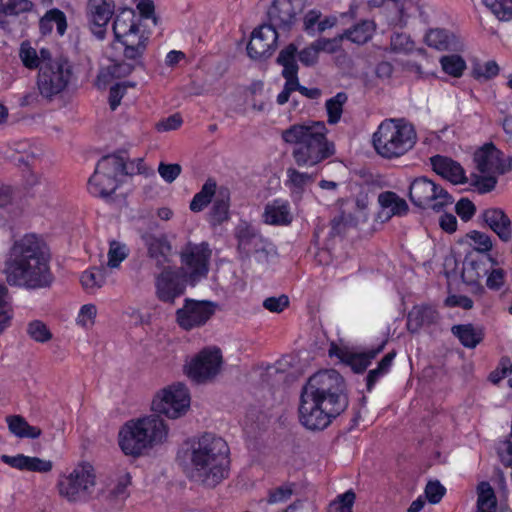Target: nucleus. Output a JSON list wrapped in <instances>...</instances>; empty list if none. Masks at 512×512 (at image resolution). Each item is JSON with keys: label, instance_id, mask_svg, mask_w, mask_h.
Here are the masks:
<instances>
[{"label": "nucleus", "instance_id": "f257e3e1", "mask_svg": "<svg viewBox=\"0 0 512 512\" xmlns=\"http://www.w3.org/2000/svg\"><path fill=\"white\" fill-rule=\"evenodd\" d=\"M347 406L343 377L336 370L320 371L302 389L299 419L307 429L321 430Z\"/></svg>", "mask_w": 512, "mask_h": 512}, {"label": "nucleus", "instance_id": "f03ea898", "mask_svg": "<svg viewBox=\"0 0 512 512\" xmlns=\"http://www.w3.org/2000/svg\"><path fill=\"white\" fill-rule=\"evenodd\" d=\"M49 261L43 241L27 234L16 240L8 252L4 265L6 282L27 290L49 288L54 282Z\"/></svg>", "mask_w": 512, "mask_h": 512}, {"label": "nucleus", "instance_id": "7ed1b4c3", "mask_svg": "<svg viewBox=\"0 0 512 512\" xmlns=\"http://www.w3.org/2000/svg\"><path fill=\"white\" fill-rule=\"evenodd\" d=\"M229 448L213 434H204L193 440L188 450L192 477L208 487H214L228 476Z\"/></svg>", "mask_w": 512, "mask_h": 512}, {"label": "nucleus", "instance_id": "20e7f679", "mask_svg": "<svg viewBox=\"0 0 512 512\" xmlns=\"http://www.w3.org/2000/svg\"><path fill=\"white\" fill-rule=\"evenodd\" d=\"M327 128L323 122L294 124L282 131L285 143L295 145L292 152L298 166L314 167L335 153V146L326 137Z\"/></svg>", "mask_w": 512, "mask_h": 512}, {"label": "nucleus", "instance_id": "39448f33", "mask_svg": "<svg viewBox=\"0 0 512 512\" xmlns=\"http://www.w3.org/2000/svg\"><path fill=\"white\" fill-rule=\"evenodd\" d=\"M167 426L158 415L128 421L119 432V445L126 455L139 456L154 444L162 443Z\"/></svg>", "mask_w": 512, "mask_h": 512}, {"label": "nucleus", "instance_id": "423d86ee", "mask_svg": "<svg viewBox=\"0 0 512 512\" xmlns=\"http://www.w3.org/2000/svg\"><path fill=\"white\" fill-rule=\"evenodd\" d=\"M416 140L413 125L404 119H386L373 134L376 152L387 159L404 155L414 147Z\"/></svg>", "mask_w": 512, "mask_h": 512}, {"label": "nucleus", "instance_id": "0eeeda50", "mask_svg": "<svg viewBox=\"0 0 512 512\" xmlns=\"http://www.w3.org/2000/svg\"><path fill=\"white\" fill-rule=\"evenodd\" d=\"M72 74V64L64 56H57L54 61L45 63L37 74L39 94L48 101L54 100L68 88Z\"/></svg>", "mask_w": 512, "mask_h": 512}, {"label": "nucleus", "instance_id": "6e6552de", "mask_svg": "<svg viewBox=\"0 0 512 512\" xmlns=\"http://www.w3.org/2000/svg\"><path fill=\"white\" fill-rule=\"evenodd\" d=\"M96 484L94 469L90 464L77 466L71 473L60 478L59 493L70 502L85 501Z\"/></svg>", "mask_w": 512, "mask_h": 512}, {"label": "nucleus", "instance_id": "1a4fd4ad", "mask_svg": "<svg viewBox=\"0 0 512 512\" xmlns=\"http://www.w3.org/2000/svg\"><path fill=\"white\" fill-rule=\"evenodd\" d=\"M411 202L423 209L441 211L453 203L452 196L441 186L427 177H419L412 181L409 187Z\"/></svg>", "mask_w": 512, "mask_h": 512}, {"label": "nucleus", "instance_id": "9d476101", "mask_svg": "<svg viewBox=\"0 0 512 512\" xmlns=\"http://www.w3.org/2000/svg\"><path fill=\"white\" fill-rule=\"evenodd\" d=\"M212 251L207 242H188L180 251L182 271L191 285L206 278Z\"/></svg>", "mask_w": 512, "mask_h": 512}, {"label": "nucleus", "instance_id": "9b49d317", "mask_svg": "<svg viewBox=\"0 0 512 512\" xmlns=\"http://www.w3.org/2000/svg\"><path fill=\"white\" fill-rule=\"evenodd\" d=\"M151 407L155 413L171 419L183 416L190 407L187 387L182 383H176L162 389L154 396Z\"/></svg>", "mask_w": 512, "mask_h": 512}, {"label": "nucleus", "instance_id": "f8f14e48", "mask_svg": "<svg viewBox=\"0 0 512 512\" xmlns=\"http://www.w3.org/2000/svg\"><path fill=\"white\" fill-rule=\"evenodd\" d=\"M217 304L207 300L186 298L176 311L177 324L186 331L204 326L215 314Z\"/></svg>", "mask_w": 512, "mask_h": 512}, {"label": "nucleus", "instance_id": "ddd939ff", "mask_svg": "<svg viewBox=\"0 0 512 512\" xmlns=\"http://www.w3.org/2000/svg\"><path fill=\"white\" fill-rule=\"evenodd\" d=\"M237 249L242 257L255 256L257 261H266L270 243L249 223L240 222L234 231Z\"/></svg>", "mask_w": 512, "mask_h": 512}, {"label": "nucleus", "instance_id": "4468645a", "mask_svg": "<svg viewBox=\"0 0 512 512\" xmlns=\"http://www.w3.org/2000/svg\"><path fill=\"white\" fill-rule=\"evenodd\" d=\"M221 351L218 348L202 350L187 366V375L197 383L213 379L220 371Z\"/></svg>", "mask_w": 512, "mask_h": 512}, {"label": "nucleus", "instance_id": "2eb2a0df", "mask_svg": "<svg viewBox=\"0 0 512 512\" xmlns=\"http://www.w3.org/2000/svg\"><path fill=\"white\" fill-rule=\"evenodd\" d=\"M186 282L189 281L184 274L181 275L178 270L171 267H164L155 279L157 298L162 302L173 303L184 293Z\"/></svg>", "mask_w": 512, "mask_h": 512}, {"label": "nucleus", "instance_id": "dca6fc26", "mask_svg": "<svg viewBox=\"0 0 512 512\" xmlns=\"http://www.w3.org/2000/svg\"><path fill=\"white\" fill-rule=\"evenodd\" d=\"M303 9L302 0H274L268 9V23L275 29L289 30Z\"/></svg>", "mask_w": 512, "mask_h": 512}, {"label": "nucleus", "instance_id": "f3484780", "mask_svg": "<svg viewBox=\"0 0 512 512\" xmlns=\"http://www.w3.org/2000/svg\"><path fill=\"white\" fill-rule=\"evenodd\" d=\"M278 33L267 24L261 25L252 32L247 45V53L252 59L269 57L276 46Z\"/></svg>", "mask_w": 512, "mask_h": 512}, {"label": "nucleus", "instance_id": "a211bd4d", "mask_svg": "<svg viewBox=\"0 0 512 512\" xmlns=\"http://www.w3.org/2000/svg\"><path fill=\"white\" fill-rule=\"evenodd\" d=\"M113 0H89L87 13L92 33L103 39L106 34V26L114 13Z\"/></svg>", "mask_w": 512, "mask_h": 512}, {"label": "nucleus", "instance_id": "6ab92c4d", "mask_svg": "<svg viewBox=\"0 0 512 512\" xmlns=\"http://www.w3.org/2000/svg\"><path fill=\"white\" fill-rule=\"evenodd\" d=\"M296 53L297 47L294 44H289L280 51L277 57V62L283 66L282 76L286 80L284 89L291 93L293 91H299L301 87L297 77L298 65L295 59Z\"/></svg>", "mask_w": 512, "mask_h": 512}, {"label": "nucleus", "instance_id": "aec40b11", "mask_svg": "<svg viewBox=\"0 0 512 512\" xmlns=\"http://www.w3.org/2000/svg\"><path fill=\"white\" fill-rule=\"evenodd\" d=\"M143 239L148 250V256L155 261L159 268L164 269L165 265L170 263L172 257V246L167 237L148 234Z\"/></svg>", "mask_w": 512, "mask_h": 512}, {"label": "nucleus", "instance_id": "412c9836", "mask_svg": "<svg viewBox=\"0 0 512 512\" xmlns=\"http://www.w3.org/2000/svg\"><path fill=\"white\" fill-rule=\"evenodd\" d=\"M138 19L132 9L124 8L115 17L113 33L117 41L140 36Z\"/></svg>", "mask_w": 512, "mask_h": 512}, {"label": "nucleus", "instance_id": "4be33fe9", "mask_svg": "<svg viewBox=\"0 0 512 512\" xmlns=\"http://www.w3.org/2000/svg\"><path fill=\"white\" fill-rule=\"evenodd\" d=\"M500 151L493 145L486 146L475 154V162L479 172L482 174H503L512 168L511 162L505 168L500 162Z\"/></svg>", "mask_w": 512, "mask_h": 512}, {"label": "nucleus", "instance_id": "5701e85b", "mask_svg": "<svg viewBox=\"0 0 512 512\" xmlns=\"http://www.w3.org/2000/svg\"><path fill=\"white\" fill-rule=\"evenodd\" d=\"M430 160L433 170L451 183L463 184L467 182L464 169L458 162L441 155L433 156Z\"/></svg>", "mask_w": 512, "mask_h": 512}, {"label": "nucleus", "instance_id": "b1692460", "mask_svg": "<svg viewBox=\"0 0 512 512\" xmlns=\"http://www.w3.org/2000/svg\"><path fill=\"white\" fill-rule=\"evenodd\" d=\"M438 320L439 314L433 306L417 305L408 313L407 329L411 333H417L423 326L435 324Z\"/></svg>", "mask_w": 512, "mask_h": 512}, {"label": "nucleus", "instance_id": "393cba45", "mask_svg": "<svg viewBox=\"0 0 512 512\" xmlns=\"http://www.w3.org/2000/svg\"><path fill=\"white\" fill-rule=\"evenodd\" d=\"M263 219L266 224L287 226L293 221L290 204L287 200L275 199L264 209Z\"/></svg>", "mask_w": 512, "mask_h": 512}, {"label": "nucleus", "instance_id": "a878e982", "mask_svg": "<svg viewBox=\"0 0 512 512\" xmlns=\"http://www.w3.org/2000/svg\"><path fill=\"white\" fill-rule=\"evenodd\" d=\"M1 461L19 470L46 473L52 469L51 461L26 456L24 454H18L16 456L2 455Z\"/></svg>", "mask_w": 512, "mask_h": 512}, {"label": "nucleus", "instance_id": "bb28decb", "mask_svg": "<svg viewBox=\"0 0 512 512\" xmlns=\"http://www.w3.org/2000/svg\"><path fill=\"white\" fill-rule=\"evenodd\" d=\"M34 5L30 0H0V28L9 29L8 16L29 12Z\"/></svg>", "mask_w": 512, "mask_h": 512}, {"label": "nucleus", "instance_id": "cd10ccee", "mask_svg": "<svg viewBox=\"0 0 512 512\" xmlns=\"http://www.w3.org/2000/svg\"><path fill=\"white\" fill-rule=\"evenodd\" d=\"M375 24L370 20H363L351 28L345 30L340 35V39H347L355 44L363 45L367 43L375 32Z\"/></svg>", "mask_w": 512, "mask_h": 512}, {"label": "nucleus", "instance_id": "c85d7f7f", "mask_svg": "<svg viewBox=\"0 0 512 512\" xmlns=\"http://www.w3.org/2000/svg\"><path fill=\"white\" fill-rule=\"evenodd\" d=\"M116 188V179L108 175H104L100 171H95L88 181V189L94 196H110Z\"/></svg>", "mask_w": 512, "mask_h": 512}, {"label": "nucleus", "instance_id": "c756f323", "mask_svg": "<svg viewBox=\"0 0 512 512\" xmlns=\"http://www.w3.org/2000/svg\"><path fill=\"white\" fill-rule=\"evenodd\" d=\"M378 202L383 210H388L386 212V219H389L393 215H405L408 211L407 202L391 191L380 193L378 196Z\"/></svg>", "mask_w": 512, "mask_h": 512}, {"label": "nucleus", "instance_id": "7c9ffc66", "mask_svg": "<svg viewBox=\"0 0 512 512\" xmlns=\"http://www.w3.org/2000/svg\"><path fill=\"white\" fill-rule=\"evenodd\" d=\"M452 333L467 348H475L483 339L482 329L472 324L455 325L452 327Z\"/></svg>", "mask_w": 512, "mask_h": 512}, {"label": "nucleus", "instance_id": "2f4dec72", "mask_svg": "<svg viewBox=\"0 0 512 512\" xmlns=\"http://www.w3.org/2000/svg\"><path fill=\"white\" fill-rule=\"evenodd\" d=\"M56 25L59 35H64L67 29L65 14L59 9H51L40 19L39 27L42 34H48L52 31L53 25Z\"/></svg>", "mask_w": 512, "mask_h": 512}, {"label": "nucleus", "instance_id": "473e14b6", "mask_svg": "<svg viewBox=\"0 0 512 512\" xmlns=\"http://www.w3.org/2000/svg\"><path fill=\"white\" fill-rule=\"evenodd\" d=\"M229 217V193L227 189H220L215 197L211 212L210 222L218 225Z\"/></svg>", "mask_w": 512, "mask_h": 512}, {"label": "nucleus", "instance_id": "72a5a7b5", "mask_svg": "<svg viewBox=\"0 0 512 512\" xmlns=\"http://www.w3.org/2000/svg\"><path fill=\"white\" fill-rule=\"evenodd\" d=\"M116 179L118 174L124 175V156L120 154L107 155L98 162L96 170Z\"/></svg>", "mask_w": 512, "mask_h": 512}, {"label": "nucleus", "instance_id": "f704fd0d", "mask_svg": "<svg viewBox=\"0 0 512 512\" xmlns=\"http://www.w3.org/2000/svg\"><path fill=\"white\" fill-rule=\"evenodd\" d=\"M80 281L86 292L95 293L105 284V270L98 267L86 270L82 273Z\"/></svg>", "mask_w": 512, "mask_h": 512}, {"label": "nucleus", "instance_id": "c9c22d12", "mask_svg": "<svg viewBox=\"0 0 512 512\" xmlns=\"http://www.w3.org/2000/svg\"><path fill=\"white\" fill-rule=\"evenodd\" d=\"M216 182L212 179H208L201 190L195 194L191 203L190 209L193 212L202 211L212 200V197L216 194Z\"/></svg>", "mask_w": 512, "mask_h": 512}, {"label": "nucleus", "instance_id": "e433bc0d", "mask_svg": "<svg viewBox=\"0 0 512 512\" xmlns=\"http://www.w3.org/2000/svg\"><path fill=\"white\" fill-rule=\"evenodd\" d=\"M329 44L330 40L328 39L321 38L316 40L299 52L298 57L300 62L305 66L315 65L318 61L319 52L326 50Z\"/></svg>", "mask_w": 512, "mask_h": 512}, {"label": "nucleus", "instance_id": "4c0bfd02", "mask_svg": "<svg viewBox=\"0 0 512 512\" xmlns=\"http://www.w3.org/2000/svg\"><path fill=\"white\" fill-rule=\"evenodd\" d=\"M385 341L378 345L377 348L371 349L364 353L359 354H351L348 358V363L351 365L352 369L357 372H363L371 363V360L374 359L385 346Z\"/></svg>", "mask_w": 512, "mask_h": 512}, {"label": "nucleus", "instance_id": "58836bf2", "mask_svg": "<svg viewBox=\"0 0 512 512\" xmlns=\"http://www.w3.org/2000/svg\"><path fill=\"white\" fill-rule=\"evenodd\" d=\"M478 499L477 510L495 511L496 496L493 488L488 482H481L477 487Z\"/></svg>", "mask_w": 512, "mask_h": 512}, {"label": "nucleus", "instance_id": "ea45409f", "mask_svg": "<svg viewBox=\"0 0 512 512\" xmlns=\"http://www.w3.org/2000/svg\"><path fill=\"white\" fill-rule=\"evenodd\" d=\"M124 48V56L129 60H136L140 58L147 46V37L143 35L136 38H127L119 41Z\"/></svg>", "mask_w": 512, "mask_h": 512}, {"label": "nucleus", "instance_id": "a19ab883", "mask_svg": "<svg viewBox=\"0 0 512 512\" xmlns=\"http://www.w3.org/2000/svg\"><path fill=\"white\" fill-rule=\"evenodd\" d=\"M348 96L344 92H339L326 101V111L328 115V123L336 124L339 122L343 113V106L347 102Z\"/></svg>", "mask_w": 512, "mask_h": 512}, {"label": "nucleus", "instance_id": "79ce46f5", "mask_svg": "<svg viewBox=\"0 0 512 512\" xmlns=\"http://www.w3.org/2000/svg\"><path fill=\"white\" fill-rule=\"evenodd\" d=\"M384 3L388 9L395 11V16L392 18L395 24L405 25L407 23V18L411 14L409 10L412 2L410 0H384Z\"/></svg>", "mask_w": 512, "mask_h": 512}, {"label": "nucleus", "instance_id": "37998d69", "mask_svg": "<svg viewBox=\"0 0 512 512\" xmlns=\"http://www.w3.org/2000/svg\"><path fill=\"white\" fill-rule=\"evenodd\" d=\"M485 6L502 21L512 18V0H483Z\"/></svg>", "mask_w": 512, "mask_h": 512}, {"label": "nucleus", "instance_id": "c03bdc74", "mask_svg": "<svg viewBox=\"0 0 512 512\" xmlns=\"http://www.w3.org/2000/svg\"><path fill=\"white\" fill-rule=\"evenodd\" d=\"M12 318V308L8 295V288L0 283V333L8 327Z\"/></svg>", "mask_w": 512, "mask_h": 512}, {"label": "nucleus", "instance_id": "a18cd8bd", "mask_svg": "<svg viewBox=\"0 0 512 512\" xmlns=\"http://www.w3.org/2000/svg\"><path fill=\"white\" fill-rule=\"evenodd\" d=\"M440 63L444 72L453 77H460L466 68L465 61L459 55L443 56Z\"/></svg>", "mask_w": 512, "mask_h": 512}, {"label": "nucleus", "instance_id": "49530a36", "mask_svg": "<svg viewBox=\"0 0 512 512\" xmlns=\"http://www.w3.org/2000/svg\"><path fill=\"white\" fill-rule=\"evenodd\" d=\"M26 331L31 339L39 343H46L52 339L51 331L40 320H33L28 323Z\"/></svg>", "mask_w": 512, "mask_h": 512}, {"label": "nucleus", "instance_id": "de8ad7c7", "mask_svg": "<svg viewBox=\"0 0 512 512\" xmlns=\"http://www.w3.org/2000/svg\"><path fill=\"white\" fill-rule=\"evenodd\" d=\"M428 46L438 50H445L449 47V35L443 29H431L425 36Z\"/></svg>", "mask_w": 512, "mask_h": 512}, {"label": "nucleus", "instance_id": "09e8293b", "mask_svg": "<svg viewBox=\"0 0 512 512\" xmlns=\"http://www.w3.org/2000/svg\"><path fill=\"white\" fill-rule=\"evenodd\" d=\"M19 57L26 68L30 70L39 69L40 58L36 49L31 47L29 43L23 42L21 44Z\"/></svg>", "mask_w": 512, "mask_h": 512}, {"label": "nucleus", "instance_id": "8fccbe9b", "mask_svg": "<svg viewBox=\"0 0 512 512\" xmlns=\"http://www.w3.org/2000/svg\"><path fill=\"white\" fill-rule=\"evenodd\" d=\"M355 501V493L352 490L345 492L330 503L329 512H349Z\"/></svg>", "mask_w": 512, "mask_h": 512}, {"label": "nucleus", "instance_id": "3c124183", "mask_svg": "<svg viewBox=\"0 0 512 512\" xmlns=\"http://www.w3.org/2000/svg\"><path fill=\"white\" fill-rule=\"evenodd\" d=\"M287 174L290 184L297 192H300L306 185L314 181L313 174L302 173L293 168H289Z\"/></svg>", "mask_w": 512, "mask_h": 512}, {"label": "nucleus", "instance_id": "603ef678", "mask_svg": "<svg viewBox=\"0 0 512 512\" xmlns=\"http://www.w3.org/2000/svg\"><path fill=\"white\" fill-rule=\"evenodd\" d=\"M390 46L394 52L406 53L413 49L414 43L409 35L405 33H394L391 36Z\"/></svg>", "mask_w": 512, "mask_h": 512}, {"label": "nucleus", "instance_id": "864d4df0", "mask_svg": "<svg viewBox=\"0 0 512 512\" xmlns=\"http://www.w3.org/2000/svg\"><path fill=\"white\" fill-rule=\"evenodd\" d=\"M471 184L478 190L480 193H487L493 190L496 186L497 179L492 174L486 175H476L473 174L471 176Z\"/></svg>", "mask_w": 512, "mask_h": 512}, {"label": "nucleus", "instance_id": "5fc2aeb1", "mask_svg": "<svg viewBox=\"0 0 512 512\" xmlns=\"http://www.w3.org/2000/svg\"><path fill=\"white\" fill-rule=\"evenodd\" d=\"M131 484V477L128 473L120 476L117 483L110 491V497L114 500H124L129 496V486Z\"/></svg>", "mask_w": 512, "mask_h": 512}, {"label": "nucleus", "instance_id": "6e6d98bb", "mask_svg": "<svg viewBox=\"0 0 512 512\" xmlns=\"http://www.w3.org/2000/svg\"><path fill=\"white\" fill-rule=\"evenodd\" d=\"M96 315L97 307L94 304H85L80 308L76 319L77 324L85 328L92 327L95 323Z\"/></svg>", "mask_w": 512, "mask_h": 512}, {"label": "nucleus", "instance_id": "4d7b16f0", "mask_svg": "<svg viewBox=\"0 0 512 512\" xmlns=\"http://www.w3.org/2000/svg\"><path fill=\"white\" fill-rule=\"evenodd\" d=\"M467 237L473 241L475 249L481 253L489 252L493 247L491 237L484 232L474 230L469 232Z\"/></svg>", "mask_w": 512, "mask_h": 512}, {"label": "nucleus", "instance_id": "13d9d810", "mask_svg": "<svg viewBox=\"0 0 512 512\" xmlns=\"http://www.w3.org/2000/svg\"><path fill=\"white\" fill-rule=\"evenodd\" d=\"M127 257L126 248L118 242H111L108 251V266L116 268Z\"/></svg>", "mask_w": 512, "mask_h": 512}, {"label": "nucleus", "instance_id": "bf43d9fd", "mask_svg": "<svg viewBox=\"0 0 512 512\" xmlns=\"http://www.w3.org/2000/svg\"><path fill=\"white\" fill-rule=\"evenodd\" d=\"M499 72L498 64L495 61H487L484 64H475L473 66V75L475 78L490 79Z\"/></svg>", "mask_w": 512, "mask_h": 512}, {"label": "nucleus", "instance_id": "052dcab7", "mask_svg": "<svg viewBox=\"0 0 512 512\" xmlns=\"http://www.w3.org/2000/svg\"><path fill=\"white\" fill-rule=\"evenodd\" d=\"M182 168L179 164H166L161 162L158 166V173L167 183H172L181 174Z\"/></svg>", "mask_w": 512, "mask_h": 512}, {"label": "nucleus", "instance_id": "680f3d73", "mask_svg": "<svg viewBox=\"0 0 512 512\" xmlns=\"http://www.w3.org/2000/svg\"><path fill=\"white\" fill-rule=\"evenodd\" d=\"M293 494V485L285 484L269 492L268 503L275 504L287 501Z\"/></svg>", "mask_w": 512, "mask_h": 512}, {"label": "nucleus", "instance_id": "e2e57ef3", "mask_svg": "<svg viewBox=\"0 0 512 512\" xmlns=\"http://www.w3.org/2000/svg\"><path fill=\"white\" fill-rule=\"evenodd\" d=\"M512 373V363L508 358H502L498 367L490 373L489 379L492 383L497 384L503 378Z\"/></svg>", "mask_w": 512, "mask_h": 512}, {"label": "nucleus", "instance_id": "0e129e2a", "mask_svg": "<svg viewBox=\"0 0 512 512\" xmlns=\"http://www.w3.org/2000/svg\"><path fill=\"white\" fill-rule=\"evenodd\" d=\"M288 305L289 299L286 295L268 297L263 301V307L273 313L282 312Z\"/></svg>", "mask_w": 512, "mask_h": 512}, {"label": "nucleus", "instance_id": "69168bd1", "mask_svg": "<svg viewBox=\"0 0 512 512\" xmlns=\"http://www.w3.org/2000/svg\"><path fill=\"white\" fill-rule=\"evenodd\" d=\"M182 123V117L176 113L158 121L155 128L158 132H168L178 129Z\"/></svg>", "mask_w": 512, "mask_h": 512}, {"label": "nucleus", "instance_id": "338daca9", "mask_svg": "<svg viewBox=\"0 0 512 512\" xmlns=\"http://www.w3.org/2000/svg\"><path fill=\"white\" fill-rule=\"evenodd\" d=\"M445 494V488L438 481H430L425 488L426 498L430 503H438Z\"/></svg>", "mask_w": 512, "mask_h": 512}, {"label": "nucleus", "instance_id": "774afa93", "mask_svg": "<svg viewBox=\"0 0 512 512\" xmlns=\"http://www.w3.org/2000/svg\"><path fill=\"white\" fill-rule=\"evenodd\" d=\"M456 213L464 221H468L475 214V205L467 198L460 199L455 206Z\"/></svg>", "mask_w": 512, "mask_h": 512}]
</instances>
